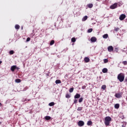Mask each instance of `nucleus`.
<instances>
[{"instance_id":"nucleus-29","label":"nucleus","mask_w":127,"mask_h":127,"mask_svg":"<svg viewBox=\"0 0 127 127\" xmlns=\"http://www.w3.org/2000/svg\"><path fill=\"white\" fill-rule=\"evenodd\" d=\"M92 31H93V29L92 28H90L88 30L87 32L88 33H91V32H92Z\"/></svg>"},{"instance_id":"nucleus-6","label":"nucleus","mask_w":127,"mask_h":127,"mask_svg":"<svg viewBox=\"0 0 127 127\" xmlns=\"http://www.w3.org/2000/svg\"><path fill=\"white\" fill-rule=\"evenodd\" d=\"M126 17H127V16H126V14H122L120 17H119V19L120 20H124V19H125V18H126Z\"/></svg>"},{"instance_id":"nucleus-30","label":"nucleus","mask_w":127,"mask_h":127,"mask_svg":"<svg viewBox=\"0 0 127 127\" xmlns=\"http://www.w3.org/2000/svg\"><path fill=\"white\" fill-rule=\"evenodd\" d=\"M9 54L10 55H12L13 54H14V52L13 50L10 51Z\"/></svg>"},{"instance_id":"nucleus-42","label":"nucleus","mask_w":127,"mask_h":127,"mask_svg":"<svg viewBox=\"0 0 127 127\" xmlns=\"http://www.w3.org/2000/svg\"><path fill=\"white\" fill-rule=\"evenodd\" d=\"M23 29V27L22 26V27H21V30H22Z\"/></svg>"},{"instance_id":"nucleus-44","label":"nucleus","mask_w":127,"mask_h":127,"mask_svg":"<svg viewBox=\"0 0 127 127\" xmlns=\"http://www.w3.org/2000/svg\"><path fill=\"white\" fill-rule=\"evenodd\" d=\"M30 101V99H28V101L29 102Z\"/></svg>"},{"instance_id":"nucleus-9","label":"nucleus","mask_w":127,"mask_h":127,"mask_svg":"<svg viewBox=\"0 0 127 127\" xmlns=\"http://www.w3.org/2000/svg\"><path fill=\"white\" fill-rule=\"evenodd\" d=\"M91 42H96L97 41V38L95 37H92L90 39Z\"/></svg>"},{"instance_id":"nucleus-39","label":"nucleus","mask_w":127,"mask_h":127,"mask_svg":"<svg viewBox=\"0 0 127 127\" xmlns=\"http://www.w3.org/2000/svg\"><path fill=\"white\" fill-rule=\"evenodd\" d=\"M125 82H127V77L125 78Z\"/></svg>"},{"instance_id":"nucleus-26","label":"nucleus","mask_w":127,"mask_h":127,"mask_svg":"<svg viewBox=\"0 0 127 127\" xmlns=\"http://www.w3.org/2000/svg\"><path fill=\"white\" fill-rule=\"evenodd\" d=\"M106 88H107V86L105 85H102L101 87V89H102V90H106Z\"/></svg>"},{"instance_id":"nucleus-16","label":"nucleus","mask_w":127,"mask_h":127,"mask_svg":"<svg viewBox=\"0 0 127 127\" xmlns=\"http://www.w3.org/2000/svg\"><path fill=\"white\" fill-rule=\"evenodd\" d=\"M88 19V16H85L83 17L82 21H86V20Z\"/></svg>"},{"instance_id":"nucleus-2","label":"nucleus","mask_w":127,"mask_h":127,"mask_svg":"<svg viewBox=\"0 0 127 127\" xmlns=\"http://www.w3.org/2000/svg\"><path fill=\"white\" fill-rule=\"evenodd\" d=\"M117 78L118 80L120 81V82H124V81L125 80V73H120L118 75Z\"/></svg>"},{"instance_id":"nucleus-28","label":"nucleus","mask_w":127,"mask_h":127,"mask_svg":"<svg viewBox=\"0 0 127 127\" xmlns=\"http://www.w3.org/2000/svg\"><path fill=\"white\" fill-rule=\"evenodd\" d=\"M82 110H83V107H78L77 109V111H78V112H81Z\"/></svg>"},{"instance_id":"nucleus-43","label":"nucleus","mask_w":127,"mask_h":127,"mask_svg":"<svg viewBox=\"0 0 127 127\" xmlns=\"http://www.w3.org/2000/svg\"><path fill=\"white\" fill-rule=\"evenodd\" d=\"M1 63H2V62L0 61V64H1Z\"/></svg>"},{"instance_id":"nucleus-15","label":"nucleus","mask_w":127,"mask_h":127,"mask_svg":"<svg viewBox=\"0 0 127 127\" xmlns=\"http://www.w3.org/2000/svg\"><path fill=\"white\" fill-rule=\"evenodd\" d=\"M103 37L104 39H107V38L109 37V35H108V34H105L103 36Z\"/></svg>"},{"instance_id":"nucleus-40","label":"nucleus","mask_w":127,"mask_h":127,"mask_svg":"<svg viewBox=\"0 0 127 127\" xmlns=\"http://www.w3.org/2000/svg\"><path fill=\"white\" fill-rule=\"evenodd\" d=\"M122 127H126V125L125 124L122 125Z\"/></svg>"},{"instance_id":"nucleus-25","label":"nucleus","mask_w":127,"mask_h":127,"mask_svg":"<svg viewBox=\"0 0 127 127\" xmlns=\"http://www.w3.org/2000/svg\"><path fill=\"white\" fill-rule=\"evenodd\" d=\"M83 100H84V98H83V97L79 98L78 100L79 103H82V102H83Z\"/></svg>"},{"instance_id":"nucleus-27","label":"nucleus","mask_w":127,"mask_h":127,"mask_svg":"<svg viewBox=\"0 0 127 127\" xmlns=\"http://www.w3.org/2000/svg\"><path fill=\"white\" fill-rule=\"evenodd\" d=\"M73 91H74V88H73V87L70 88L69 89V93H72Z\"/></svg>"},{"instance_id":"nucleus-8","label":"nucleus","mask_w":127,"mask_h":127,"mask_svg":"<svg viewBox=\"0 0 127 127\" xmlns=\"http://www.w3.org/2000/svg\"><path fill=\"white\" fill-rule=\"evenodd\" d=\"M108 51L109 52H112V51H114V48L113 46H110L108 47Z\"/></svg>"},{"instance_id":"nucleus-38","label":"nucleus","mask_w":127,"mask_h":127,"mask_svg":"<svg viewBox=\"0 0 127 127\" xmlns=\"http://www.w3.org/2000/svg\"><path fill=\"white\" fill-rule=\"evenodd\" d=\"M27 42H28V41H30V38L28 37L26 39Z\"/></svg>"},{"instance_id":"nucleus-7","label":"nucleus","mask_w":127,"mask_h":127,"mask_svg":"<svg viewBox=\"0 0 127 127\" xmlns=\"http://www.w3.org/2000/svg\"><path fill=\"white\" fill-rule=\"evenodd\" d=\"M77 125L79 127H83V126L85 125V123H84V121H79L78 122Z\"/></svg>"},{"instance_id":"nucleus-20","label":"nucleus","mask_w":127,"mask_h":127,"mask_svg":"<svg viewBox=\"0 0 127 127\" xmlns=\"http://www.w3.org/2000/svg\"><path fill=\"white\" fill-rule=\"evenodd\" d=\"M15 81L16 83H20V82H21V80H20V79L17 78L15 79Z\"/></svg>"},{"instance_id":"nucleus-17","label":"nucleus","mask_w":127,"mask_h":127,"mask_svg":"<svg viewBox=\"0 0 127 127\" xmlns=\"http://www.w3.org/2000/svg\"><path fill=\"white\" fill-rule=\"evenodd\" d=\"M45 119L46 121H49V120H51V117L50 116H46Z\"/></svg>"},{"instance_id":"nucleus-22","label":"nucleus","mask_w":127,"mask_h":127,"mask_svg":"<svg viewBox=\"0 0 127 127\" xmlns=\"http://www.w3.org/2000/svg\"><path fill=\"white\" fill-rule=\"evenodd\" d=\"M55 43V41H54V40H52L51 41V42L50 43V45L52 46L53 45V44H54Z\"/></svg>"},{"instance_id":"nucleus-19","label":"nucleus","mask_w":127,"mask_h":127,"mask_svg":"<svg viewBox=\"0 0 127 127\" xmlns=\"http://www.w3.org/2000/svg\"><path fill=\"white\" fill-rule=\"evenodd\" d=\"M15 29L18 30V29H19V28H20V26H19V25H18V24H16L15 25Z\"/></svg>"},{"instance_id":"nucleus-13","label":"nucleus","mask_w":127,"mask_h":127,"mask_svg":"<svg viewBox=\"0 0 127 127\" xmlns=\"http://www.w3.org/2000/svg\"><path fill=\"white\" fill-rule=\"evenodd\" d=\"M115 109H119L120 108V104H116L114 106Z\"/></svg>"},{"instance_id":"nucleus-12","label":"nucleus","mask_w":127,"mask_h":127,"mask_svg":"<svg viewBox=\"0 0 127 127\" xmlns=\"http://www.w3.org/2000/svg\"><path fill=\"white\" fill-rule=\"evenodd\" d=\"M87 6L88 8H92L94 6V5L92 3H89L87 4Z\"/></svg>"},{"instance_id":"nucleus-45","label":"nucleus","mask_w":127,"mask_h":127,"mask_svg":"<svg viewBox=\"0 0 127 127\" xmlns=\"http://www.w3.org/2000/svg\"><path fill=\"white\" fill-rule=\"evenodd\" d=\"M0 125H1V122H0Z\"/></svg>"},{"instance_id":"nucleus-14","label":"nucleus","mask_w":127,"mask_h":127,"mask_svg":"<svg viewBox=\"0 0 127 127\" xmlns=\"http://www.w3.org/2000/svg\"><path fill=\"white\" fill-rule=\"evenodd\" d=\"M103 73H107L108 72V68H104L102 69Z\"/></svg>"},{"instance_id":"nucleus-10","label":"nucleus","mask_w":127,"mask_h":127,"mask_svg":"<svg viewBox=\"0 0 127 127\" xmlns=\"http://www.w3.org/2000/svg\"><path fill=\"white\" fill-rule=\"evenodd\" d=\"M81 98V95L79 94H76L74 96V99H79Z\"/></svg>"},{"instance_id":"nucleus-4","label":"nucleus","mask_w":127,"mask_h":127,"mask_svg":"<svg viewBox=\"0 0 127 127\" xmlns=\"http://www.w3.org/2000/svg\"><path fill=\"white\" fill-rule=\"evenodd\" d=\"M123 96V92H119L118 93H116L115 97L118 99H120V98H122Z\"/></svg>"},{"instance_id":"nucleus-36","label":"nucleus","mask_w":127,"mask_h":127,"mask_svg":"<svg viewBox=\"0 0 127 127\" xmlns=\"http://www.w3.org/2000/svg\"><path fill=\"white\" fill-rule=\"evenodd\" d=\"M124 65H127V61H124L122 62Z\"/></svg>"},{"instance_id":"nucleus-31","label":"nucleus","mask_w":127,"mask_h":127,"mask_svg":"<svg viewBox=\"0 0 127 127\" xmlns=\"http://www.w3.org/2000/svg\"><path fill=\"white\" fill-rule=\"evenodd\" d=\"M71 42H76V38H71Z\"/></svg>"},{"instance_id":"nucleus-18","label":"nucleus","mask_w":127,"mask_h":127,"mask_svg":"<svg viewBox=\"0 0 127 127\" xmlns=\"http://www.w3.org/2000/svg\"><path fill=\"white\" fill-rule=\"evenodd\" d=\"M92 124H93V123L90 120L87 122V126H92Z\"/></svg>"},{"instance_id":"nucleus-41","label":"nucleus","mask_w":127,"mask_h":127,"mask_svg":"<svg viewBox=\"0 0 127 127\" xmlns=\"http://www.w3.org/2000/svg\"><path fill=\"white\" fill-rule=\"evenodd\" d=\"M2 106V104H1V103L0 102V106Z\"/></svg>"},{"instance_id":"nucleus-24","label":"nucleus","mask_w":127,"mask_h":127,"mask_svg":"<svg viewBox=\"0 0 127 127\" xmlns=\"http://www.w3.org/2000/svg\"><path fill=\"white\" fill-rule=\"evenodd\" d=\"M65 98H66L67 99H69L71 98V95H70L69 94H66L65 95Z\"/></svg>"},{"instance_id":"nucleus-34","label":"nucleus","mask_w":127,"mask_h":127,"mask_svg":"<svg viewBox=\"0 0 127 127\" xmlns=\"http://www.w3.org/2000/svg\"><path fill=\"white\" fill-rule=\"evenodd\" d=\"M115 51L116 52V53H118V52H119V48H116L115 49Z\"/></svg>"},{"instance_id":"nucleus-32","label":"nucleus","mask_w":127,"mask_h":127,"mask_svg":"<svg viewBox=\"0 0 127 127\" xmlns=\"http://www.w3.org/2000/svg\"><path fill=\"white\" fill-rule=\"evenodd\" d=\"M104 63H108V62H109V60L107 59H105L104 60Z\"/></svg>"},{"instance_id":"nucleus-21","label":"nucleus","mask_w":127,"mask_h":127,"mask_svg":"<svg viewBox=\"0 0 127 127\" xmlns=\"http://www.w3.org/2000/svg\"><path fill=\"white\" fill-rule=\"evenodd\" d=\"M56 84H61V80H56L55 81Z\"/></svg>"},{"instance_id":"nucleus-11","label":"nucleus","mask_w":127,"mask_h":127,"mask_svg":"<svg viewBox=\"0 0 127 127\" xmlns=\"http://www.w3.org/2000/svg\"><path fill=\"white\" fill-rule=\"evenodd\" d=\"M84 61L85 63H88V62H90V59H89L88 57H85L84 58Z\"/></svg>"},{"instance_id":"nucleus-35","label":"nucleus","mask_w":127,"mask_h":127,"mask_svg":"<svg viewBox=\"0 0 127 127\" xmlns=\"http://www.w3.org/2000/svg\"><path fill=\"white\" fill-rule=\"evenodd\" d=\"M77 103H78V100L75 99L73 101V104H77Z\"/></svg>"},{"instance_id":"nucleus-23","label":"nucleus","mask_w":127,"mask_h":127,"mask_svg":"<svg viewBox=\"0 0 127 127\" xmlns=\"http://www.w3.org/2000/svg\"><path fill=\"white\" fill-rule=\"evenodd\" d=\"M54 105H55V103L54 102H51L49 104V106H50V107H52L54 106Z\"/></svg>"},{"instance_id":"nucleus-1","label":"nucleus","mask_w":127,"mask_h":127,"mask_svg":"<svg viewBox=\"0 0 127 127\" xmlns=\"http://www.w3.org/2000/svg\"><path fill=\"white\" fill-rule=\"evenodd\" d=\"M111 122H112V118H111V117L107 116L105 117L104 124L106 127H109V126H110Z\"/></svg>"},{"instance_id":"nucleus-5","label":"nucleus","mask_w":127,"mask_h":127,"mask_svg":"<svg viewBox=\"0 0 127 127\" xmlns=\"http://www.w3.org/2000/svg\"><path fill=\"white\" fill-rule=\"evenodd\" d=\"M118 7V3H115L113 5L110 6L111 9H115V8H117Z\"/></svg>"},{"instance_id":"nucleus-37","label":"nucleus","mask_w":127,"mask_h":127,"mask_svg":"<svg viewBox=\"0 0 127 127\" xmlns=\"http://www.w3.org/2000/svg\"><path fill=\"white\" fill-rule=\"evenodd\" d=\"M81 89H82V90H85V89H86V86L83 85L82 86Z\"/></svg>"},{"instance_id":"nucleus-33","label":"nucleus","mask_w":127,"mask_h":127,"mask_svg":"<svg viewBox=\"0 0 127 127\" xmlns=\"http://www.w3.org/2000/svg\"><path fill=\"white\" fill-rule=\"evenodd\" d=\"M114 30L115 31H119V30H120V28H119V27H117V28H115V29H114Z\"/></svg>"},{"instance_id":"nucleus-3","label":"nucleus","mask_w":127,"mask_h":127,"mask_svg":"<svg viewBox=\"0 0 127 127\" xmlns=\"http://www.w3.org/2000/svg\"><path fill=\"white\" fill-rule=\"evenodd\" d=\"M20 69L19 67H17L16 65H12L11 66L10 70L12 72H14V70H19Z\"/></svg>"}]
</instances>
